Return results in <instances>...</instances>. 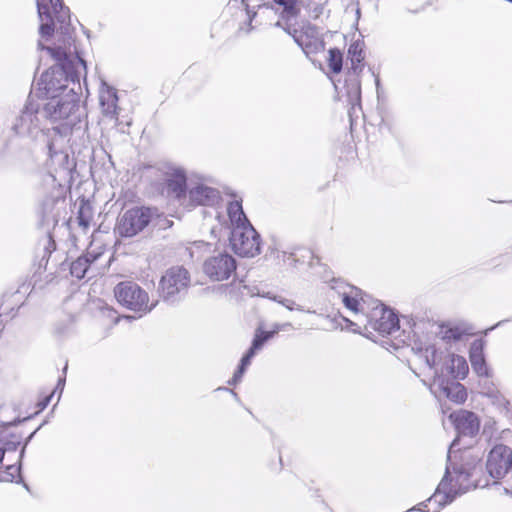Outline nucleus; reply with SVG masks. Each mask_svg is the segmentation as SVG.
Segmentation results:
<instances>
[{"label":"nucleus","instance_id":"nucleus-1","mask_svg":"<svg viewBox=\"0 0 512 512\" xmlns=\"http://www.w3.org/2000/svg\"><path fill=\"white\" fill-rule=\"evenodd\" d=\"M58 62L57 65L45 71L38 82L39 89L47 99L59 97L74 87L69 88L68 83L79 85L82 74L86 75V62L78 55H67L62 48L53 49L42 47Z\"/></svg>","mask_w":512,"mask_h":512},{"label":"nucleus","instance_id":"nucleus-2","mask_svg":"<svg viewBox=\"0 0 512 512\" xmlns=\"http://www.w3.org/2000/svg\"><path fill=\"white\" fill-rule=\"evenodd\" d=\"M457 445V440H454L448 451V465L446 466L445 475L438 485L435 493L428 499L429 503H438L442 507L451 503L458 495L467 492L472 486L470 482V471L461 466L453 465L451 461V454Z\"/></svg>","mask_w":512,"mask_h":512},{"label":"nucleus","instance_id":"nucleus-3","mask_svg":"<svg viewBox=\"0 0 512 512\" xmlns=\"http://www.w3.org/2000/svg\"><path fill=\"white\" fill-rule=\"evenodd\" d=\"M78 110V94L69 90L62 96L49 99L41 108V113L45 119H49L51 122L65 121L63 125L57 128L64 135H68L71 128L79 121Z\"/></svg>","mask_w":512,"mask_h":512},{"label":"nucleus","instance_id":"nucleus-4","mask_svg":"<svg viewBox=\"0 0 512 512\" xmlns=\"http://www.w3.org/2000/svg\"><path fill=\"white\" fill-rule=\"evenodd\" d=\"M161 221L162 215L156 208L133 207L118 217L115 231L121 237L131 238L150 225L165 228L166 226L161 224Z\"/></svg>","mask_w":512,"mask_h":512},{"label":"nucleus","instance_id":"nucleus-5","mask_svg":"<svg viewBox=\"0 0 512 512\" xmlns=\"http://www.w3.org/2000/svg\"><path fill=\"white\" fill-rule=\"evenodd\" d=\"M114 295L121 306L140 313V316L149 313L157 304V302L150 303L148 293L133 281L117 284Z\"/></svg>","mask_w":512,"mask_h":512},{"label":"nucleus","instance_id":"nucleus-6","mask_svg":"<svg viewBox=\"0 0 512 512\" xmlns=\"http://www.w3.org/2000/svg\"><path fill=\"white\" fill-rule=\"evenodd\" d=\"M372 306L361 323V328L366 332H378L382 336L393 335L400 329L399 320L396 314L387 309L378 300L371 301Z\"/></svg>","mask_w":512,"mask_h":512},{"label":"nucleus","instance_id":"nucleus-7","mask_svg":"<svg viewBox=\"0 0 512 512\" xmlns=\"http://www.w3.org/2000/svg\"><path fill=\"white\" fill-rule=\"evenodd\" d=\"M39 104L28 101L20 114L15 117L11 130L21 138L35 140L43 132L41 113Z\"/></svg>","mask_w":512,"mask_h":512},{"label":"nucleus","instance_id":"nucleus-8","mask_svg":"<svg viewBox=\"0 0 512 512\" xmlns=\"http://www.w3.org/2000/svg\"><path fill=\"white\" fill-rule=\"evenodd\" d=\"M155 181L162 192L180 199L186 190L184 170L172 163H161L154 169Z\"/></svg>","mask_w":512,"mask_h":512},{"label":"nucleus","instance_id":"nucleus-9","mask_svg":"<svg viewBox=\"0 0 512 512\" xmlns=\"http://www.w3.org/2000/svg\"><path fill=\"white\" fill-rule=\"evenodd\" d=\"M190 284V274L182 266L171 267L162 276L159 287L161 297L167 302H175L186 293Z\"/></svg>","mask_w":512,"mask_h":512},{"label":"nucleus","instance_id":"nucleus-10","mask_svg":"<svg viewBox=\"0 0 512 512\" xmlns=\"http://www.w3.org/2000/svg\"><path fill=\"white\" fill-rule=\"evenodd\" d=\"M230 244L241 257H255L260 254V235L252 225L237 226L231 230Z\"/></svg>","mask_w":512,"mask_h":512},{"label":"nucleus","instance_id":"nucleus-11","mask_svg":"<svg viewBox=\"0 0 512 512\" xmlns=\"http://www.w3.org/2000/svg\"><path fill=\"white\" fill-rule=\"evenodd\" d=\"M339 288L338 293L344 306L354 314L355 321L351 322V325L361 329V323L365 321L372 304L369 303L367 295L356 287L341 285Z\"/></svg>","mask_w":512,"mask_h":512},{"label":"nucleus","instance_id":"nucleus-12","mask_svg":"<svg viewBox=\"0 0 512 512\" xmlns=\"http://www.w3.org/2000/svg\"><path fill=\"white\" fill-rule=\"evenodd\" d=\"M68 135H64L59 128H53L47 143L49 163L55 170L70 171L71 164L67 151Z\"/></svg>","mask_w":512,"mask_h":512},{"label":"nucleus","instance_id":"nucleus-13","mask_svg":"<svg viewBox=\"0 0 512 512\" xmlns=\"http://www.w3.org/2000/svg\"><path fill=\"white\" fill-rule=\"evenodd\" d=\"M204 273L214 281H224L236 271V260L227 252H217L203 264Z\"/></svg>","mask_w":512,"mask_h":512},{"label":"nucleus","instance_id":"nucleus-14","mask_svg":"<svg viewBox=\"0 0 512 512\" xmlns=\"http://www.w3.org/2000/svg\"><path fill=\"white\" fill-rule=\"evenodd\" d=\"M44 1L45 0H37V9H38L39 18L41 21H43L44 20L43 17L45 16L47 20L52 21V15L49 11L48 6L46 4H44ZM48 1L51 5L52 12H53L55 18L57 19V21H59L62 24L69 21V19H70L69 8H67L63 5L62 0H48ZM53 31H54V28H53L52 23L42 22V24L40 25V34L43 37L52 35Z\"/></svg>","mask_w":512,"mask_h":512},{"label":"nucleus","instance_id":"nucleus-15","mask_svg":"<svg viewBox=\"0 0 512 512\" xmlns=\"http://www.w3.org/2000/svg\"><path fill=\"white\" fill-rule=\"evenodd\" d=\"M486 468L492 478H503L509 470L512 471V450L505 445H496L488 455Z\"/></svg>","mask_w":512,"mask_h":512},{"label":"nucleus","instance_id":"nucleus-16","mask_svg":"<svg viewBox=\"0 0 512 512\" xmlns=\"http://www.w3.org/2000/svg\"><path fill=\"white\" fill-rule=\"evenodd\" d=\"M293 38L306 53H317L324 49V42L315 26L307 25L300 33L295 30Z\"/></svg>","mask_w":512,"mask_h":512},{"label":"nucleus","instance_id":"nucleus-17","mask_svg":"<svg viewBox=\"0 0 512 512\" xmlns=\"http://www.w3.org/2000/svg\"><path fill=\"white\" fill-rule=\"evenodd\" d=\"M449 418L452 420L455 429L460 435L473 437L479 432V418L471 411L460 410L451 413Z\"/></svg>","mask_w":512,"mask_h":512},{"label":"nucleus","instance_id":"nucleus-18","mask_svg":"<svg viewBox=\"0 0 512 512\" xmlns=\"http://www.w3.org/2000/svg\"><path fill=\"white\" fill-rule=\"evenodd\" d=\"M99 102L102 114L105 118L112 120L114 126L118 123L119 107L117 92L113 87L103 83L99 91Z\"/></svg>","mask_w":512,"mask_h":512},{"label":"nucleus","instance_id":"nucleus-19","mask_svg":"<svg viewBox=\"0 0 512 512\" xmlns=\"http://www.w3.org/2000/svg\"><path fill=\"white\" fill-rule=\"evenodd\" d=\"M189 199L196 205L214 206L220 200V193L215 188L204 184H197L190 188Z\"/></svg>","mask_w":512,"mask_h":512},{"label":"nucleus","instance_id":"nucleus-20","mask_svg":"<svg viewBox=\"0 0 512 512\" xmlns=\"http://www.w3.org/2000/svg\"><path fill=\"white\" fill-rule=\"evenodd\" d=\"M484 343L482 340H475L471 343L469 349V358L473 371L478 376H489V369L484 357Z\"/></svg>","mask_w":512,"mask_h":512},{"label":"nucleus","instance_id":"nucleus-21","mask_svg":"<svg viewBox=\"0 0 512 512\" xmlns=\"http://www.w3.org/2000/svg\"><path fill=\"white\" fill-rule=\"evenodd\" d=\"M265 342V338H263L257 331L252 341L251 347L249 348L247 353L242 357L237 371L234 373L233 378L228 382L230 385H235L237 382L241 380V377L244 374L246 368L250 365L252 358L259 350H261Z\"/></svg>","mask_w":512,"mask_h":512},{"label":"nucleus","instance_id":"nucleus-22","mask_svg":"<svg viewBox=\"0 0 512 512\" xmlns=\"http://www.w3.org/2000/svg\"><path fill=\"white\" fill-rule=\"evenodd\" d=\"M101 256V253L88 251L85 255L78 257L71 263V275L77 279H82L92 269V264Z\"/></svg>","mask_w":512,"mask_h":512},{"label":"nucleus","instance_id":"nucleus-23","mask_svg":"<svg viewBox=\"0 0 512 512\" xmlns=\"http://www.w3.org/2000/svg\"><path fill=\"white\" fill-rule=\"evenodd\" d=\"M227 213L231 223V230L237 226L245 227L251 225L243 211L241 201L234 200L229 202L227 206Z\"/></svg>","mask_w":512,"mask_h":512},{"label":"nucleus","instance_id":"nucleus-24","mask_svg":"<svg viewBox=\"0 0 512 512\" xmlns=\"http://www.w3.org/2000/svg\"><path fill=\"white\" fill-rule=\"evenodd\" d=\"M346 93L350 104L354 107L360 104L361 100V84L358 78V71L354 74L353 71L349 73L346 80Z\"/></svg>","mask_w":512,"mask_h":512},{"label":"nucleus","instance_id":"nucleus-25","mask_svg":"<svg viewBox=\"0 0 512 512\" xmlns=\"http://www.w3.org/2000/svg\"><path fill=\"white\" fill-rule=\"evenodd\" d=\"M465 334L463 328L451 324L440 325L437 332V336L448 344L460 341Z\"/></svg>","mask_w":512,"mask_h":512},{"label":"nucleus","instance_id":"nucleus-26","mask_svg":"<svg viewBox=\"0 0 512 512\" xmlns=\"http://www.w3.org/2000/svg\"><path fill=\"white\" fill-rule=\"evenodd\" d=\"M443 391L447 398L456 403H463L467 399V391L465 387L458 382L447 384L443 388Z\"/></svg>","mask_w":512,"mask_h":512},{"label":"nucleus","instance_id":"nucleus-27","mask_svg":"<svg viewBox=\"0 0 512 512\" xmlns=\"http://www.w3.org/2000/svg\"><path fill=\"white\" fill-rule=\"evenodd\" d=\"M348 55L352 62V71H360L362 61L364 60L362 45L359 42L352 43L348 49Z\"/></svg>","mask_w":512,"mask_h":512},{"label":"nucleus","instance_id":"nucleus-28","mask_svg":"<svg viewBox=\"0 0 512 512\" xmlns=\"http://www.w3.org/2000/svg\"><path fill=\"white\" fill-rule=\"evenodd\" d=\"M469 368L464 357L453 355L451 359V373L454 378L464 379Z\"/></svg>","mask_w":512,"mask_h":512},{"label":"nucleus","instance_id":"nucleus-29","mask_svg":"<svg viewBox=\"0 0 512 512\" xmlns=\"http://www.w3.org/2000/svg\"><path fill=\"white\" fill-rule=\"evenodd\" d=\"M92 219L93 214L91 206L88 203L82 202L77 216L79 226H81L83 230H87L90 227Z\"/></svg>","mask_w":512,"mask_h":512},{"label":"nucleus","instance_id":"nucleus-30","mask_svg":"<svg viewBox=\"0 0 512 512\" xmlns=\"http://www.w3.org/2000/svg\"><path fill=\"white\" fill-rule=\"evenodd\" d=\"M342 53L338 49L329 50L328 66L333 73H339L342 69Z\"/></svg>","mask_w":512,"mask_h":512},{"label":"nucleus","instance_id":"nucleus-31","mask_svg":"<svg viewBox=\"0 0 512 512\" xmlns=\"http://www.w3.org/2000/svg\"><path fill=\"white\" fill-rule=\"evenodd\" d=\"M267 297L281 305H283L286 309L292 311V310H298L303 311L302 307L297 305L295 301L291 299L284 298L280 295H270V293L267 294Z\"/></svg>","mask_w":512,"mask_h":512},{"label":"nucleus","instance_id":"nucleus-32","mask_svg":"<svg viewBox=\"0 0 512 512\" xmlns=\"http://www.w3.org/2000/svg\"><path fill=\"white\" fill-rule=\"evenodd\" d=\"M275 3L281 5L284 7V11L290 15L294 16L296 15L297 11L295 8V0H274Z\"/></svg>","mask_w":512,"mask_h":512},{"label":"nucleus","instance_id":"nucleus-33","mask_svg":"<svg viewBox=\"0 0 512 512\" xmlns=\"http://www.w3.org/2000/svg\"><path fill=\"white\" fill-rule=\"evenodd\" d=\"M20 444V441L19 440H15V441H7L6 443H4V448H1L2 450L5 451H14L17 449V446Z\"/></svg>","mask_w":512,"mask_h":512},{"label":"nucleus","instance_id":"nucleus-34","mask_svg":"<svg viewBox=\"0 0 512 512\" xmlns=\"http://www.w3.org/2000/svg\"><path fill=\"white\" fill-rule=\"evenodd\" d=\"M20 466L16 467L14 465H10L7 467V474L11 477V481L15 478V476L19 473Z\"/></svg>","mask_w":512,"mask_h":512},{"label":"nucleus","instance_id":"nucleus-35","mask_svg":"<svg viewBox=\"0 0 512 512\" xmlns=\"http://www.w3.org/2000/svg\"><path fill=\"white\" fill-rule=\"evenodd\" d=\"M274 329L277 330V333L279 331H286V330L292 329V324L290 322H286L283 324H275Z\"/></svg>","mask_w":512,"mask_h":512},{"label":"nucleus","instance_id":"nucleus-36","mask_svg":"<svg viewBox=\"0 0 512 512\" xmlns=\"http://www.w3.org/2000/svg\"><path fill=\"white\" fill-rule=\"evenodd\" d=\"M260 333V335L265 338V341H268L270 338H272L276 333H277V330H275L273 328L272 331H268V332H265V331H258Z\"/></svg>","mask_w":512,"mask_h":512},{"label":"nucleus","instance_id":"nucleus-37","mask_svg":"<svg viewBox=\"0 0 512 512\" xmlns=\"http://www.w3.org/2000/svg\"><path fill=\"white\" fill-rule=\"evenodd\" d=\"M64 382L65 380L64 379H59L58 381V384H57V388H61V391L63 390V387H64Z\"/></svg>","mask_w":512,"mask_h":512},{"label":"nucleus","instance_id":"nucleus-38","mask_svg":"<svg viewBox=\"0 0 512 512\" xmlns=\"http://www.w3.org/2000/svg\"><path fill=\"white\" fill-rule=\"evenodd\" d=\"M48 402H49V398H46L43 403H39L40 408L44 409L48 405Z\"/></svg>","mask_w":512,"mask_h":512},{"label":"nucleus","instance_id":"nucleus-39","mask_svg":"<svg viewBox=\"0 0 512 512\" xmlns=\"http://www.w3.org/2000/svg\"><path fill=\"white\" fill-rule=\"evenodd\" d=\"M426 362H427V364H428L430 367H432V365H433V363H434V359L430 360L429 356H428V355H426Z\"/></svg>","mask_w":512,"mask_h":512},{"label":"nucleus","instance_id":"nucleus-40","mask_svg":"<svg viewBox=\"0 0 512 512\" xmlns=\"http://www.w3.org/2000/svg\"><path fill=\"white\" fill-rule=\"evenodd\" d=\"M3 458H4V450H2L0 448V463L2 462Z\"/></svg>","mask_w":512,"mask_h":512},{"label":"nucleus","instance_id":"nucleus-41","mask_svg":"<svg viewBox=\"0 0 512 512\" xmlns=\"http://www.w3.org/2000/svg\"><path fill=\"white\" fill-rule=\"evenodd\" d=\"M322 8H320L319 10L318 9H315L316 11V14H315V17H318L319 13L321 12Z\"/></svg>","mask_w":512,"mask_h":512},{"label":"nucleus","instance_id":"nucleus-42","mask_svg":"<svg viewBox=\"0 0 512 512\" xmlns=\"http://www.w3.org/2000/svg\"><path fill=\"white\" fill-rule=\"evenodd\" d=\"M24 449H25V446L22 448L21 450V453H20V459H22L23 455H24Z\"/></svg>","mask_w":512,"mask_h":512},{"label":"nucleus","instance_id":"nucleus-43","mask_svg":"<svg viewBox=\"0 0 512 512\" xmlns=\"http://www.w3.org/2000/svg\"><path fill=\"white\" fill-rule=\"evenodd\" d=\"M293 256H294V254H293V253H290V255H289V259H290V258H292Z\"/></svg>","mask_w":512,"mask_h":512},{"label":"nucleus","instance_id":"nucleus-44","mask_svg":"<svg viewBox=\"0 0 512 512\" xmlns=\"http://www.w3.org/2000/svg\"><path fill=\"white\" fill-rule=\"evenodd\" d=\"M414 509H415V508H413V509H409V510H406V512H410L411 510H414Z\"/></svg>","mask_w":512,"mask_h":512}]
</instances>
